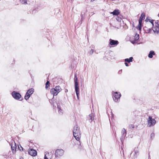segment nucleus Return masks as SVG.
I'll return each instance as SVG.
<instances>
[{
    "instance_id": "1",
    "label": "nucleus",
    "mask_w": 159,
    "mask_h": 159,
    "mask_svg": "<svg viewBox=\"0 0 159 159\" xmlns=\"http://www.w3.org/2000/svg\"><path fill=\"white\" fill-rule=\"evenodd\" d=\"M146 23L143 28V30L146 33H149L152 30L154 21L153 20L150 19L146 20Z\"/></svg>"
},
{
    "instance_id": "2",
    "label": "nucleus",
    "mask_w": 159,
    "mask_h": 159,
    "mask_svg": "<svg viewBox=\"0 0 159 159\" xmlns=\"http://www.w3.org/2000/svg\"><path fill=\"white\" fill-rule=\"evenodd\" d=\"M73 134L75 139L78 141L80 140L81 137V134L80 128L78 125H75L73 129Z\"/></svg>"
},
{
    "instance_id": "3",
    "label": "nucleus",
    "mask_w": 159,
    "mask_h": 159,
    "mask_svg": "<svg viewBox=\"0 0 159 159\" xmlns=\"http://www.w3.org/2000/svg\"><path fill=\"white\" fill-rule=\"evenodd\" d=\"M75 77L74 80L75 82V90L77 98L79 99V94L80 89L79 87L78 79L76 74L75 75Z\"/></svg>"
},
{
    "instance_id": "4",
    "label": "nucleus",
    "mask_w": 159,
    "mask_h": 159,
    "mask_svg": "<svg viewBox=\"0 0 159 159\" xmlns=\"http://www.w3.org/2000/svg\"><path fill=\"white\" fill-rule=\"evenodd\" d=\"M148 125L149 127L153 126L156 124V120L152 118L151 116L148 117L147 120Z\"/></svg>"
},
{
    "instance_id": "5",
    "label": "nucleus",
    "mask_w": 159,
    "mask_h": 159,
    "mask_svg": "<svg viewBox=\"0 0 159 159\" xmlns=\"http://www.w3.org/2000/svg\"><path fill=\"white\" fill-rule=\"evenodd\" d=\"M64 152V151L62 149H57L56 150L55 153V157H60L63 155Z\"/></svg>"
},
{
    "instance_id": "6",
    "label": "nucleus",
    "mask_w": 159,
    "mask_h": 159,
    "mask_svg": "<svg viewBox=\"0 0 159 159\" xmlns=\"http://www.w3.org/2000/svg\"><path fill=\"white\" fill-rule=\"evenodd\" d=\"M121 96V95L120 93L117 92H115L113 94V99L115 102H117L120 100Z\"/></svg>"
},
{
    "instance_id": "7",
    "label": "nucleus",
    "mask_w": 159,
    "mask_h": 159,
    "mask_svg": "<svg viewBox=\"0 0 159 159\" xmlns=\"http://www.w3.org/2000/svg\"><path fill=\"white\" fill-rule=\"evenodd\" d=\"M34 92V89L33 88L30 89L28 90L25 96V99L26 100H27L30 98L31 95L33 94Z\"/></svg>"
},
{
    "instance_id": "8",
    "label": "nucleus",
    "mask_w": 159,
    "mask_h": 159,
    "mask_svg": "<svg viewBox=\"0 0 159 159\" xmlns=\"http://www.w3.org/2000/svg\"><path fill=\"white\" fill-rule=\"evenodd\" d=\"M153 27L152 30L155 33H159V24L156 22L155 23V25Z\"/></svg>"
},
{
    "instance_id": "9",
    "label": "nucleus",
    "mask_w": 159,
    "mask_h": 159,
    "mask_svg": "<svg viewBox=\"0 0 159 159\" xmlns=\"http://www.w3.org/2000/svg\"><path fill=\"white\" fill-rule=\"evenodd\" d=\"M135 35L133 38H131L130 40L131 42L134 44L135 43V42L138 40L139 38V35L137 34H135Z\"/></svg>"
},
{
    "instance_id": "10",
    "label": "nucleus",
    "mask_w": 159,
    "mask_h": 159,
    "mask_svg": "<svg viewBox=\"0 0 159 159\" xmlns=\"http://www.w3.org/2000/svg\"><path fill=\"white\" fill-rule=\"evenodd\" d=\"M12 95L13 97L15 99H19L21 97V95L19 93L16 91H13L12 93Z\"/></svg>"
},
{
    "instance_id": "11",
    "label": "nucleus",
    "mask_w": 159,
    "mask_h": 159,
    "mask_svg": "<svg viewBox=\"0 0 159 159\" xmlns=\"http://www.w3.org/2000/svg\"><path fill=\"white\" fill-rule=\"evenodd\" d=\"M28 152L30 155L32 156H35L37 155V151L32 149L29 150Z\"/></svg>"
},
{
    "instance_id": "12",
    "label": "nucleus",
    "mask_w": 159,
    "mask_h": 159,
    "mask_svg": "<svg viewBox=\"0 0 159 159\" xmlns=\"http://www.w3.org/2000/svg\"><path fill=\"white\" fill-rule=\"evenodd\" d=\"M109 41V44L111 46H113V47L116 46L119 43L117 40H115L111 39H110Z\"/></svg>"
},
{
    "instance_id": "13",
    "label": "nucleus",
    "mask_w": 159,
    "mask_h": 159,
    "mask_svg": "<svg viewBox=\"0 0 159 159\" xmlns=\"http://www.w3.org/2000/svg\"><path fill=\"white\" fill-rule=\"evenodd\" d=\"M44 159H51L52 157V154L51 152H45Z\"/></svg>"
},
{
    "instance_id": "14",
    "label": "nucleus",
    "mask_w": 159,
    "mask_h": 159,
    "mask_svg": "<svg viewBox=\"0 0 159 159\" xmlns=\"http://www.w3.org/2000/svg\"><path fill=\"white\" fill-rule=\"evenodd\" d=\"M16 143H11V150L13 153H15L16 152Z\"/></svg>"
},
{
    "instance_id": "15",
    "label": "nucleus",
    "mask_w": 159,
    "mask_h": 159,
    "mask_svg": "<svg viewBox=\"0 0 159 159\" xmlns=\"http://www.w3.org/2000/svg\"><path fill=\"white\" fill-rule=\"evenodd\" d=\"M50 93L53 95V96L57 95L58 93L55 88L51 89L50 90Z\"/></svg>"
},
{
    "instance_id": "16",
    "label": "nucleus",
    "mask_w": 159,
    "mask_h": 159,
    "mask_svg": "<svg viewBox=\"0 0 159 159\" xmlns=\"http://www.w3.org/2000/svg\"><path fill=\"white\" fill-rule=\"evenodd\" d=\"M120 13V11L118 9H115L113 11L111 12V14H112L113 15L118 16Z\"/></svg>"
},
{
    "instance_id": "17",
    "label": "nucleus",
    "mask_w": 159,
    "mask_h": 159,
    "mask_svg": "<svg viewBox=\"0 0 159 159\" xmlns=\"http://www.w3.org/2000/svg\"><path fill=\"white\" fill-rule=\"evenodd\" d=\"M155 54V53L153 51H151L149 52L148 57L149 58H152L153 57V55H154Z\"/></svg>"
},
{
    "instance_id": "18",
    "label": "nucleus",
    "mask_w": 159,
    "mask_h": 159,
    "mask_svg": "<svg viewBox=\"0 0 159 159\" xmlns=\"http://www.w3.org/2000/svg\"><path fill=\"white\" fill-rule=\"evenodd\" d=\"M142 20H141V19H139V24L138 25V27L139 30H141L142 28Z\"/></svg>"
},
{
    "instance_id": "19",
    "label": "nucleus",
    "mask_w": 159,
    "mask_h": 159,
    "mask_svg": "<svg viewBox=\"0 0 159 159\" xmlns=\"http://www.w3.org/2000/svg\"><path fill=\"white\" fill-rule=\"evenodd\" d=\"M55 89L56 90L58 93H59L61 90V88L59 86H56Z\"/></svg>"
},
{
    "instance_id": "20",
    "label": "nucleus",
    "mask_w": 159,
    "mask_h": 159,
    "mask_svg": "<svg viewBox=\"0 0 159 159\" xmlns=\"http://www.w3.org/2000/svg\"><path fill=\"white\" fill-rule=\"evenodd\" d=\"M133 57H130L129 59L126 58L125 59V62H132L133 61Z\"/></svg>"
},
{
    "instance_id": "21",
    "label": "nucleus",
    "mask_w": 159,
    "mask_h": 159,
    "mask_svg": "<svg viewBox=\"0 0 159 159\" xmlns=\"http://www.w3.org/2000/svg\"><path fill=\"white\" fill-rule=\"evenodd\" d=\"M145 14L144 13H142L139 19H141V20H143L145 19Z\"/></svg>"
},
{
    "instance_id": "22",
    "label": "nucleus",
    "mask_w": 159,
    "mask_h": 159,
    "mask_svg": "<svg viewBox=\"0 0 159 159\" xmlns=\"http://www.w3.org/2000/svg\"><path fill=\"white\" fill-rule=\"evenodd\" d=\"M89 118L90 120H91L92 121L94 120V116L93 115V114H91L89 115Z\"/></svg>"
},
{
    "instance_id": "23",
    "label": "nucleus",
    "mask_w": 159,
    "mask_h": 159,
    "mask_svg": "<svg viewBox=\"0 0 159 159\" xmlns=\"http://www.w3.org/2000/svg\"><path fill=\"white\" fill-rule=\"evenodd\" d=\"M50 84V83L48 81H47L46 83L45 86V88L46 89L48 88L49 87Z\"/></svg>"
},
{
    "instance_id": "24",
    "label": "nucleus",
    "mask_w": 159,
    "mask_h": 159,
    "mask_svg": "<svg viewBox=\"0 0 159 159\" xmlns=\"http://www.w3.org/2000/svg\"><path fill=\"white\" fill-rule=\"evenodd\" d=\"M20 1L22 4H27V1L26 0H20Z\"/></svg>"
},
{
    "instance_id": "25",
    "label": "nucleus",
    "mask_w": 159,
    "mask_h": 159,
    "mask_svg": "<svg viewBox=\"0 0 159 159\" xmlns=\"http://www.w3.org/2000/svg\"><path fill=\"white\" fill-rule=\"evenodd\" d=\"M122 133L123 134H125V135L126 134V131L125 129L124 128L122 130Z\"/></svg>"
},
{
    "instance_id": "26",
    "label": "nucleus",
    "mask_w": 159,
    "mask_h": 159,
    "mask_svg": "<svg viewBox=\"0 0 159 159\" xmlns=\"http://www.w3.org/2000/svg\"><path fill=\"white\" fill-rule=\"evenodd\" d=\"M129 129H134V125H129Z\"/></svg>"
},
{
    "instance_id": "27",
    "label": "nucleus",
    "mask_w": 159,
    "mask_h": 159,
    "mask_svg": "<svg viewBox=\"0 0 159 159\" xmlns=\"http://www.w3.org/2000/svg\"><path fill=\"white\" fill-rule=\"evenodd\" d=\"M57 107H58V111H59V113H62V110L61 109V108L60 107H58V106Z\"/></svg>"
},
{
    "instance_id": "28",
    "label": "nucleus",
    "mask_w": 159,
    "mask_h": 159,
    "mask_svg": "<svg viewBox=\"0 0 159 159\" xmlns=\"http://www.w3.org/2000/svg\"><path fill=\"white\" fill-rule=\"evenodd\" d=\"M18 147L20 151H23V148L21 146H20V148L19 147Z\"/></svg>"
},
{
    "instance_id": "29",
    "label": "nucleus",
    "mask_w": 159,
    "mask_h": 159,
    "mask_svg": "<svg viewBox=\"0 0 159 159\" xmlns=\"http://www.w3.org/2000/svg\"><path fill=\"white\" fill-rule=\"evenodd\" d=\"M116 20L117 21H119L121 20V18L120 17H118L117 18H116Z\"/></svg>"
},
{
    "instance_id": "30",
    "label": "nucleus",
    "mask_w": 159,
    "mask_h": 159,
    "mask_svg": "<svg viewBox=\"0 0 159 159\" xmlns=\"http://www.w3.org/2000/svg\"><path fill=\"white\" fill-rule=\"evenodd\" d=\"M125 64L126 66H129L127 62H125Z\"/></svg>"
},
{
    "instance_id": "31",
    "label": "nucleus",
    "mask_w": 159,
    "mask_h": 159,
    "mask_svg": "<svg viewBox=\"0 0 159 159\" xmlns=\"http://www.w3.org/2000/svg\"><path fill=\"white\" fill-rule=\"evenodd\" d=\"M20 159H24V158L22 157H21Z\"/></svg>"
},
{
    "instance_id": "32",
    "label": "nucleus",
    "mask_w": 159,
    "mask_h": 159,
    "mask_svg": "<svg viewBox=\"0 0 159 159\" xmlns=\"http://www.w3.org/2000/svg\"><path fill=\"white\" fill-rule=\"evenodd\" d=\"M13 62H14L13 63H15V61L14 60L13 61Z\"/></svg>"
},
{
    "instance_id": "33",
    "label": "nucleus",
    "mask_w": 159,
    "mask_h": 159,
    "mask_svg": "<svg viewBox=\"0 0 159 159\" xmlns=\"http://www.w3.org/2000/svg\"><path fill=\"white\" fill-rule=\"evenodd\" d=\"M158 16H159V14H158Z\"/></svg>"
}]
</instances>
